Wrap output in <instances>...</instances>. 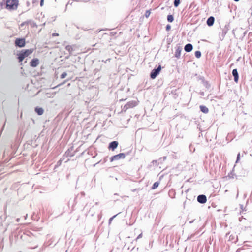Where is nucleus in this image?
<instances>
[{
    "mask_svg": "<svg viewBox=\"0 0 252 252\" xmlns=\"http://www.w3.org/2000/svg\"><path fill=\"white\" fill-rule=\"evenodd\" d=\"M171 28V26L169 25H167L166 26V30L167 31H169Z\"/></svg>",
    "mask_w": 252,
    "mask_h": 252,
    "instance_id": "nucleus-24",
    "label": "nucleus"
},
{
    "mask_svg": "<svg viewBox=\"0 0 252 252\" xmlns=\"http://www.w3.org/2000/svg\"><path fill=\"white\" fill-rule=\"evenodd\" d=\"M115 217V216H113V217L111 218L110 219V221H111L112 220V219H113Z\"/></svg>",
    "mask_w": 252,
    "mask_h": 252,
    "instance_id": "nucleus-28",
    "label": "nucleus"
},
{
    "mask_svg": "<svg viewBox=\"0 0 252 252\" xmlns=\"http://www.w3.org/2000/svg\"><path fill=\"white\" fill-rule=\"evenodd\" d=\"M35 111L39 115H41L44 113V109L40 107L35 108Z\"/></svg>",
    "mask_w": 252,
    "mask_h": 252,
    "instance_id": "nucleus-10",
    "label": "nucleus"
},
{
    "mask_svg": "<svg viewBox=\"0 0 252 252\" xmlns=\"http://www.w3.org/2000/svg\"><path fill=\"white\" fill-rule=\"evenodd\" d=\"M150 14V12L149 11H146L145 12V16L148 18Z\"/></svg>",
    "mask_w": 252,
    "mask_h": 252,
    "instance_id": "nucleus-21",
    "label": "nucleus"
},
{
    "mask_svg": "<svg viewBox=\"0 0 252 252\" xmlns=\"http://www.w3.org/2000/svg\"><path fill=\"white\" fill-rule=\"evenodd\" d=\"M192 45L191 44H188L185 47V50L186 52H190L192 50Z\"/></svg>",
    "mask_w": 252,
    "mask_h": 252,
    "instance_id": "nucleus-11",
    "label": "nucleus"
},
{
    "mask_svg": "<svg viewBox=\"0 0 252 252\" xmlns=\"http://www.w3.org/2000/svg\"><path fill=\"white\" fill-rule=\"evenodd\" d=\"M239 158H240V153H239V154H238V155H237V159L236 162H238V160H239Z\"/></svg>",
    "mask_w": 252,
    "mask_h": 252,
    "instance_id": "nucleus-26",
    "label": "nucleus"
},
{
    "mask_svg": "<svg viewBox=\"0 0 252 252\" xmlns=\"http://www.w3.org/2000/svg\"><path fill=\"white\" fill-rule=\"evenodd\" d=\"M182 50V48L180 47H178L176 51L175 52V56L177 58H179L181 55V52Z\"/></svg>",
    "mask_w": 252,
    "mask_h": 252,
    "instance_id": "nucleus-12",
    "label": "nucleus"
},
{
    "mask_svg": "<svg viewBox=\"0 0 252 252\" xmlns=\"http://www.w3.org/2000/svg\"><path fill=\"white\" fill-rule=\"evenodd\" d=\"M25 41L24 39H17V46L19 47H23L25 45Z\"/></svg>",
    "mask_w": 252,
    "mask_h": 252,
    "instance_id": "nucleus-7",
    "label": "nucleus"
},
{
    "mask_svg": "<svg viewBox=\"0 0 252 252\" xmlns=\"http://www.w3.org/2000/svg\"><path fill=\"white\" fill-rule=\"evenodd\" d=\"M44 0H41L40 5L42 6L43 5Z\"/></svg>",
    "mask_w": 252,
    "mask_h": 252,
    "instance_id": "nucleus-25",
    "label": "nucleus"
},
{
    "mask_svg": "<svg viewBox=\"0 0 252 252\" xmlns=\"http://www.w3.org/2000/svg\"><path fill=\"white\" fill-rule=\"evenodd\" d=\"M233 75L234 77V79L238 78V74L236 69H233L232 71Z\"/></svg>",
    "mask_w": 252,
    "mask_h": 252,
    "instance_id": "nucleus-15",
    "label": "nucleus"
},
{
    "mask_svg": "<svg viewBox=\"0 0 252 252\" xmlns=\"http://www.w3.org/2000/svg\"><path fill=\"white\" fill-rule=\"evenodd\" d=\"M195 55L196 58H199L201 57V53L200 51H197L195 52Z\"/></svg>",
    "mask_w": 252,
    "mask_h": 252,
    "instance_id": "nucleus-17",
    "label": "nucleus"
},
{
    "mask_svg": "<svg viewBox=\"0 0 252 252\" xmlns=\"http://www.w3.org/2000/svg\"><path fill=\"white\" fill-rule=\"evenodd\" d=\"M158 185H159V183L158 182H155L152 188L153 189H155L157 188L158 186Z\"/></svg>",
    "mask_w": 252,
    "mask_h": 252,
    "instance_id": "nucleus-20",
    "label": "nucleus"
},
{
    "mask_svg": "<svg viewBox=\"0 0 252 252\" xmlns=\"http://www.w3.org/2000/svg\"><path fill=\"white\" fill-rule=\"evenodd\" d=\"M137 104V102L136 101H131L128 102L126 106H127V107H133L135 106H136Z\"/></svg>",
    "mask_w": 252,
    "mask_h": 252,
    "instance_id": "nucleus-13",
    "label": "nucleus"
},
{
    "mask_svg": "<svg viewBox=\"0 0 252 252\" xmlns=\"http://www.w3.org/2000/svg\"><path fill=\"white\" fill-rule=\"evenodd\" d=\"M125 155L124 153H120L117 155L114 156L111 158V161L117 160L121 158H124Z\"/></svg>",
    "mask_w": 252,
    "mask_h": 252,
    "instance_id": "nucleus-3",
    "label": "nucleus"
},
{
    "mask_svg": "<svg viewBox=\"0 0 252 252\" xmlns=\"http://www.w3.org/2000/svg\"><path fill=\"white\" fill-rule=\"evenodd\" d=\"M235 239V236L234 235H231L229 236V241H234Z\"/></svg>",
    "mask_w": 252,
    "mask_h": 252,
    "instance_id": "nucleus-18",
    "label": "nucleus"
},
{
    "mask_svg": "<svg viewBox=\"0 0 252 252\" xmlns=\"http://www.w3.org/2000/svg\"><path fill=\"white\" fill-rule=\"evenodd\" d=\"M32 52V50H26L24 51H22L19 54L18 59L19 62H22L26 57H27L29 55H30Z\"/></svg>",
    "mask_w": 252,
    "mask_h": 252,
    "instance_id": "nucleus-1",
    "label": "nucleus"
},
{
    "mask_svg": "<svg viewBox=\"0 0 252 252\" xmlns=\"http://www.w3.org/2000/svg\"><path fill=\"white\" fill-rule=\"evenodd\" d=\"M200 110L204 113H207L208 112V109L206 106H200Z\"/></svg>",
    "mask_w": 252,
    "mask_h": 252,
    "instance_id": "nucleus-14",
    "label": "nucleus"
},
{
    "mask_svg": "<svg viewBox=\"0 0 252 252\" xmlns=\"http://www.w3.org/2000/svg\"><path fill=\"white\" fill-rule=\"evenodd\" d=\"M39 63V61L37 59H33L30 63L32 67H36L37 66Z\"/></svg>",
    "mask_w": 252,
    "mask_h": 252,
    "instance_id": "nucleus-6",
    "label": "nucleus"
},
{
    "mask_svg": "<svg viewBox=\"0 0 252 252\" xmlns=\"http://www.w3.org/2000/svg\"><path fill=\"white\" fill-rule=\"evenodd\" d=\"M59 35V34L58 33H53L52 34V36H58Z\"/></svg>",
    "mask_w": 252,
    "mask_h": 252,
    "instance_id": "nucleus-27",
    "label": "nucleus"
},
{
    "mask_svg": "<svg viewBox=\"0 0 252 252\" xmlns=\"http://www.w3.org/2000/svg\"><path fill=\"white\" fill-rule=\"evenodd\" d=\"M140 237H141V235H139L138 238H139Z\"/></svg>",
    "mask_w": 252,
    "mask_h": 252,
    "instance_id": "nucleus-30",
    "label": "nucleus"
},
{
    "mask_svg": "<svg viewBox=\"0 0 252 252\" xmlns=\"http://www.w3.org/2000/svg\"><path fill=\"white\" fill-rule=\"evenodd\" d=\"M197 200L200 203H205L207 201L206 197L204 195H200L197 197Z\"/></svg>",
    "mask_w": 252,
    "mask_h": 252,
    "instance_id": "nucleus-5",
    "label": "nucleus"
},
{
    "mask_svg": "<svg viewBox=\"0 0 252 252\" xmlns=\"http://www.w3.org/2000/svg\"><path fill=\"white\" fill-rule=\"evenodd\" d=\"M118 145V143L117 141H113L110 143L109 144V148L112 149L113 150H114L115 149H116Z\"/></svg>",
    "mask_w": 252,
    "mask_h": 252,
    "instance_id": "nucleus-8",
    "label": "nucleus"
},
{
    "mask_svg": "<svg viewBox=\"0 0 252 252\" xmlns=\"http://www.w3.org/2000/svg\"><path fill=\"white\" fill-rule=\"evenodd\" d=\"M66 76V73L64 72L61 75V78H65Z\"/></svg>",
    "mask_w": 252,
    "mask_h": 252,
    "instance_id": "nucleus-22",
    "label": "nucleus"
},
{
    "mask_svg": "<svg viewBox=\"0 0 252 252\" xmlns=\"http://www.w3.org/2000/svg\"><path fill=\"white\" fill-rule=\"evenodd\" d=\"M71 47L70 46H67L66 49L68 50L69 52L71 51Z\"/></svg>",
    "mask_w": 252,
    "mask_h": 252,
    "instance_id": "nucleus-23",
    "label": "nucleus"
},
{
    "mask_svg": "<svg viewBox=\"0 0 252 252\" xmlns=\"http://www.w3.org/2000/svg\"><path fill=\"white\" fill-rule=\"evenodd\" d=\"M235 81L236 82H237L238 80L236 79V80H235Z\"/></svg>",
    "mask_w": 252,
    "mask_h": 252,
    "instance_id": "nucleus-29",
    "label": "nucleus"
},
{
    "mask_svg": "<svg viewBox=\"0 0 252 252\" xmlns=\"http://www.w3.org/2000/svg\"><path fill=\"white\" fill-rule=\"evenodd\" d=\"M16 7V0H7L6 7L9 10L14 9Z\"/></svg>",
    "mask_w": 252,
    "mask_h": 252,
    "instance_id": "nucleus-2",
    "label": "nucleus"
},
{
    "mask_svg": "<svg viewBox=\"0 0 252 252\" xmlns=\"http://www.w3.org/2000/svg\"><path fill=\"white\" fill-rule=\"evenodd\" d=\"M167 20L169 22H172L174 20V18L172 15H170L167 16Z\"/></svg>",
    "mask_w": 252,
    "mask_h": 252,
    "instance_id": "nucleus-16",
    "label": "nucleus"
},
{
    "mask_svg": "<svg viewBox=\"0 0 252 252\" xmlns=\"http://www.w3.org/2000/svg\"><path fill=\"white\" fill-rule=\"evenodd\" d=\"M161 69V66H159L157 69H155L151 73V77L152 78H155L157 75L159 73Z\"/></svg>",
    "mask_w": 252,
    "mask_h": 252,
    "instance_id": "nucleus-4",
    "label": "nucleus"
},
{
    "mask_svg": "<svg viewBox=\"0 0 252 252\" xmlns=\"http://www.w3.org/2000/svg\"><path fill=\"white\" fill-rule=\"evenodd\" d=\"M179 4H180V0H175V1H174V6L175 7L178 6Z\"/></svg>",
    "mask_w": 252,
    "mask_h": 252,
    "instance_id": "nucleus-19",
    "label": "nucleus"
},
{
    "mask_svg": "<svg viewBox=\"0 0 252 252\" xmlns=\"http://www.w3.org/2000/svg\"><path fill=\"white\" fill-rule=\"evenodd\" d=\"M215 19L213 17H210L207 21V24L209 26H211L214 23Z\"/></svg>",
    "mask_w": 252,
    "mask_h": 252,
    "instance_id": "nucleus-9",
    "label": "nucleus"
}]
</instances>
